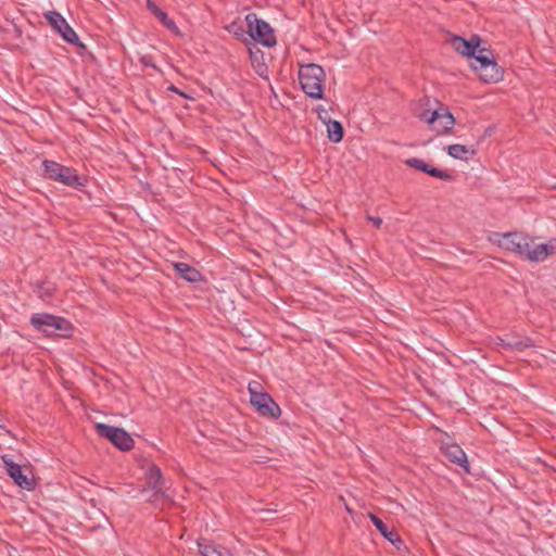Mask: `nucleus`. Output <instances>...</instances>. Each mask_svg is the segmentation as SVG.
Segmentation results:
<instances>
[{
    "label": "nucleus",
    "instance_id": "obj_1",
    "mask_svg": "<svg viewBox=\"0 0 556 556\" xmlns=\"http://www.w3.org/2000/svg\"><path fill=\"white\" fill-rule=\"evenodd\" d=\"M489 240L498 248L515 253L530 262H543L556 253V239L536 244L534 240L522 232H493Z\"/></svg>",
    "mask_w": 556,
    "mask_h": 556
},
{
    "label": "nucleus",
    "instance_id": "obj_2",
    "mask_svg": "<svg viewBox=\"0 0 556 556\" xmlns=\"http://www.w3.org/2000/svg\"><path fill=\"white\" fill-rule=\"evenodd\" d=\"M326 74L320 65L309 63L299 70V80L304 93L312 99H323Z\"/></svg>",
    "mask_w": 556,
    "mask_h": 556
},
{
    "label": "nucleus",
    "instance_id": "obj_3",
    "mask_svg": "<svg viewBox=\"0 0 556 556\" xmlns=\"http://www.w3.org/2000/svg\"><path fill=\"white\" fill-rule=\"evenodd\" d=\"M248 390L251 404L262 417L277 419L280 416L279 405L268 393L261 391V384L257 381L250 382Z\"/></svg>",
    "mask_w": 556,
    "mask_h": 556
},
{
    "label": "nucleus",
    "instance_id": "obj_4",
    "mask_svg": "<svg viewBox=\"0 0 556 556\" xmlns=\"http://www.w3.org/2000/svg\"><path fill=\"white\" fill-rule=\"evenodd\" d=\"M30 324L49 337L67 336L72 330L71 323L65 318L46 313L34 314L30 318Z\"/></svg>",
    "mask_w": 556,
    "mask_h": 556
},
{
    "label": "nucleus",
    "instance_id": "obj_5",
    "mask_svg": "<svg viewBox=\"0 0 556 556\" xmlns=\"http://www.w3.org/2000/svg\"><path fill=\"white\" fill-rule=\"evenodd\" d=\"M42 169L47 178L58 181L64 186L77 188L84 185L76 169L62 165L55 161L45 160L42 162Z\"/></svg>",
    "mask_w": 556,
    "mask_h": 556
},
{
    "label": "nucleus",
    "instance_id": "obj_6",
    "mask_svg": "<svg viewBox=\"0 0 556 556\" xmlns=\"http://www.w3.org/2000/svg\"><path fill=\"white\" fill-rule=\"evenodd\" d=\"M438 135L447 134L455 125L453 114L443 105L435 110H426L418 114Z\"/></svg>",
    "mask_w": 556,
    "mask_h": 556
},
{
    "label": "nucleus",
    "instance_id": "obj_7",
    "mask_svg": "<svg viewBox=\"0 0 556 556\" xmlns=\"http://www.w3.org/2000/svg\"><path fill=\"white\" fill-rule=\"evenodd\" d=\"M245 21L248 24V33L254 41L268 48L276 45V37L269 24L257 18L253 13L248 14Z\"/></svg>",
    "mask_w": 556,
    "mask_h": 556
},
{
    "label": "nucleus",
    "instance_id": "obj_8",
    "mask_svg": "<svg viewBox=\"0 0 556 556\" xmlns=\"http://www.w3.org/2000/svg\"><path fill=\"white\" fill-rule=\"evenodd\" d=\"M96 430L100 437L108 439L121 451H129L134 446V439L122 428L109 426L105 424H97Z\"/></svg>",
    "mask_w": 556,
    "mask_h": 556
},
{
    "label": "nucleus",
    "instance_id": "obj_9",
    "mask_svg": "<svg viewBox=\"0 0 556 556\" xmlns=\"http://www.w3.org/2000/svg\"><path fill=\"white\" fill-rule=\"evenodd\" d=\"M49 25L67 42L79 45V38L66 20L56 11H48L43 14Z\"/></svg>",
    "mask_w": 556,
    "mask_h": 556
},
{
    "label": "nucleus",
    "instance_id": "obj_10",
    "mask_svg": "<svg viewBox=\"0 0 556 556\" xmlns=\"http://www.w3.org/2000/svg\"><path fill=\"white\" fill-rule=\"evenodd\" d=\"M2 462L5 466L8 475L20 488L27 491L35 489L36 482L34 478L25 473L21 465L14 463L8 455L2 456Z\"/></svg>",
    "mask_w": 556,
    "mask_h": 556
},
{
    "label": "nucleus",
    "instance_id": "obj_11",
    "mask_svg": "<svg viewBox=\"0 0 556 556\" xmlns=\"http://www.w3.org/2000/svg\"><path fill=\"white\" fill-rule=\"evenodd\" d=\"M405 164L409 166L410 168L420 170L422 173H426L432 177L450 181L453 179V175L446 170L439 169L437 167L431 166L430 164L426 163L421 159L418 157H410L405 160Z\"/></svg>",
    "mask_w": 556,
    "mask_h": 556
},
{
    "label": "nucleus",
    "instance_id": "obj_12",
    "mask_svg": "<svg viewBox=\"0 0 556 556\" xmlns=\"http://www.w3.org/2000/svg\"><path fill=\"white\" fill-rule=\"evenodd\" d=\"M452 48L464 56L471 58L477 52L480 46V38L472 37L466 40L459 36H455L451 40Z\"/></svg>",
    "mask_w": 556,
    "mask_h": 556
},
{
    "label": "nucleus",
    "instance_id": "obj_13",
    "mask_svg": "<svg viewBox=\"0 0 556 556\" xmlns=\"http://www.w3.org/2000/svg\"><path fill=\"white\" fill-rule=\"evenodd\" d=\"M368 517L374 523V526L377 528V530L380 532V534L390 543L400 548V546L403 544V541L400 538L399 533L393 529H389L387 525L375 514L369 513Z\"/></svg>",
    "mask_w": 556,
    "mask_h": 556
},
{
    "label": "nucleus",
    "instance_id": "obj_14",
    "mask_svg": "<svg viewBox=\"0 0 556 556\" xmlns=\"http://www.w3.org/2000/svg\"><path fill=\"white\" fill-rule=\"evenodd\" d=\"M473 71L485 84H495L503 78V71L495 61L484 67H473Z\"/></svg>",
    "mask_w": 556,
    "mask_h": 556
},
{
    "label": "nucleus",
    "instance_id": "obj_15",
    "mask_svg": "<svg viewBox=\"0 0 556 556\" xmlns=\"http://www.w3.org/2000/svg\"><path fill=\"white\" fill-rule=\"evenodd\" d=\"M148 484L154 491V495L164 496L163 492V476L161 469L157 466L152 465L149 467L148 472Z\"/></svg>",
    "mask_w": 556,
    "mask_h": 556
},
{
    "label": "nucleus",
    "instance_id": "obj_16",
    "mask_svg": "<svg viewBox=\"0 0 556 556\" xmlns=\"http://www.w3.org/2000/svg\"><path fill=\"white\" fill-rule=\"evenodd\" d=\"M198 547L202 556H235L229 549L205 541H199Z\"/></svg>",
    "mask_w": 556,
    "mask_h": 556
},
{
    "label": "nucleus",
    "instance_id": "obj_17",
    "mask_svg": "<svg viewBox=\"0 0 556 556\" xmlns=\"http://www.w3.org/2000/svg\"><path fill=\"white\" fill-rule=\"evenodd\" d=\"M174 268L180 278L189 282H198L202 279L201 273L187 263H175Z\"/></svg>",
    "mask_w": 556,
    "mask_h": 556
},
{
    "label": "nucleus",
    "instance_id": "obj_18",
    "mask_svg": "<svg viewBox=\"0 0 556 556\" xmlns=\"http://www.w3.org/2000/svg\"><path fill=\"white\" fill-rule=\"evenodd\" d=\"M445 455L452 463L465 468L468 471L467 456L458 445L454 444L446 446Z\"/></svg>",
    "mask_w": 556,
    "mask_h": 556
},
{
    "label": "nucleus",
    "instance_id": "obj_19",
    "mask_svg": "<svg viewBox=\"0 0 556 556\" xmlns=\"http://www.w3.org/2000/svg\"><path fill=\"white\" fill-rule=\"evenodd\" d=\"M446 152L451 157L462 161H468L469 156H473L476 154L475 149H470L458 143L447 146Z\"/></svg>",
    "mask_w": 556,
    "mask_h": 556
},
{
    "label": "nucleus",
    "instance_id": "obj_20",
    "mask_svg": "<svg viewBox=\"0 0 556 556\" xmlns=\"http://www.w3.org/2000/svg\"><path fill=\"white\" fill-rule=\"evenodd\" d=\"M148 10L155 15L160 20V22L168 29L174 30L177 29V26L173 20H170L167 14L161 10L153 0H147Z\"/></svg>",
    "mask_w": 556,
    "mask_h": 556
},
{
    "label": "nucleus",
    "instance_id": "obj_21",
    "mask_svg": "<svg viewBox=\"0 0 556 556\" xmlns=\"http://www.w3.org/2000/svg\"><path fill=\"white\" fill-rule=\"evenodd\" d=\"M471 58L475 59L476 63L471 64V68L473 67H484L493 63L495 60L491 53V51L484 49V48H478L475 55H471Z\"/></svg>",
    "mask_w": 556,
    "mask_h": 556
},
{
    "label": "nucleus",
    "instance_id": "obj_22",
    "mask_svg": "<svg viewBox=\"0 0 556 556\" xmlns=\"http://www.w3.org/2000/svg\"><path fill=\"white\" fill-rule=\"evenodd\" d=\"M328 138L331 142L338 143L343 138V127L338 121H329L327 123Z\"/></svg>",
    "mask_w": 556,
    "mask_h": 556
},
{
    "label": "nucleus",
    "instance_id": "obj_23",
    "mask_svg": "<svg viewBox=\"0 0 556 556\" xmlns=\"http://www.w3.org/2000/svg\"><path fill=\"white\" fill-rule=\"evenodd\" d=\"M496 345L502 346L505 350H520L523 346H527V344H523L522 342H505L503 339L498 338Z\"/></svg>",
    "mask_w": 556,
    "mask_h": 556
},
{
    "label": "nucleus",
    "instance_id": "obj_24",
    "mask_svg": "<svg viewBox=\"0 0 556 556\" xmlns=\"http://www.w3.org/2000/svg\"><path fill=\"white\" fill-rule=\"evenodd\" d=\"M37 293H38V296H39L40 299H42V300H46V299H48V298H50V296H51V292H50V290H49V289H45V288H42V287H40V288L38 289Z\"/></svg>",
    "mask_w": 556,
    "mask_h": 556
},
{
    "label": "nucleus",
    "instance_id": "obj_25",
    "mask_svg": "<svg viewBox=\"0 0 556 556\" xmlns=\"http://www.w3.org/2000/svg\"><path fill=\"white\" fill-rule=\"evenodd\" d=\"M367 219L372 223V225L377 228H379L381 225H382V218L378 217V216H371V215H367Z\"/></svg>",
    "mask_w": 556,
    "mask_h": 556
},
{
    "label": "nucleus",
    "instance_id": "obj_26",
    "mask_svg": "<svg viewBox=\"0 0 556 556\" xmlns=\"http://www.w3.org/2000/svg\"><path fill=\"white\" fill-rule=\"evenodd\" d=\"M168 89H169V90H172V91H174V92H176V93H178V94H180V96H182V97H187L182 91H180V90H179L177 87H175V86H170Z\"/></svg>",
    "mask_w": 556,
    "mask_h": 556
}]
</instances>
